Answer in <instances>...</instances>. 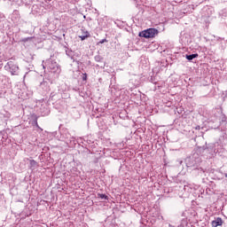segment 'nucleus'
<instances>
[{"instance_id": "f257e3e1", "label": "nucleus", "mask_w": 227, "mask_h": 227, "mask_svg": "<svg viewBox=\"0 0 227 227\" xmlns=\"http://www.w3.org/2000/svg\"><path fill=\"white\" fill-rule=\"evenodd\" d=\"M48 67L54 74H59L61 72V67L58 65V62L49 59L46 61H43V67L45 68Z\"/></svg>"}, {"instance_id": "f03ea898", "label": "nucleus", "mask_w": 227, "mask_h": 227, "mask_svg": "<svg viewBox=\"0 0 227 227\" xmlns=\"http://www.w3.org/2000/svg\"><path fill=\"white\" fill-rule=\"evenodd\" d=\"M156 35H159V30L155 28H148L140 33V36L143 38H154Z\"/></svg>"}, {"instance_id": "7ed1b4c3", "label": "nucleus", "mask_w": 227, "mask_h": 227, "mask_svg": "<svg viewBox=\"0 0 227 227\" xmlns=\"http://www.w3.org/2000/svg\"><path fill=\"white\" fill-rule=\"evenodd\" d=\"M5 67H8L12 75H16L17 72H19V66L15 65L13 62L9 61L7 63V66Z\"/></svg>"}, {"instance_id": "20e7f679", "label": "nucleus", "mask_w": 227, "mask_h": 227, "mask_svg": "<svg viewBox=\"0 0 227 227\" xmlns=\"http://www.w3.org/2000/svg\"><path fill=\"white\" fill-rule=\"evenodd\" d=\"M211 224L213 227L223 226V219L221 217H217L211 223Z\"/></svg>"}, {"instance_id": "39448f33", "label": "nucleus", "mask_w": 227, "mask_h": 227, "mask_svg": "<svg viewBox=\"0 0 227 227\" xmlns=\"http://www.w3.org/2000/svg\"><path fill=\"white\" fill-rule=\"evenodd\" d=\"M195 58H198V54H192V55H186V59H188V61H192V59H194Z\"/></svg>"}, {"instance_id": "423d86ee", "label": "nucleus", "mask_w": 227, "mask_h": 227, "mask_svg": "<svg viewBox=\"0 0 227 227\" xmlns=\"http://www.w3.org/2000/svg\"><path fill=\"white\" fill-rule=\"evenodd\" d=\"M38 163L35 160H30V168H36Z\"/></svg>"}, {"instance_id": "0eeeda50", "label": "nucleus", "mask_w": 227, "mask_h": 227, "mask_svg": "<svg viewBox=\"0 0 227 227\" xmlns=\"http://www.w3.org/2000/svg\"><path fill=\"white\" fill-rule=\"evenodd\" d=\"M79 38H81V40H86V38H90V33L85 32V35H80Z\"/></svg>"}, {"instance_id": "6e6552de", "label": "nucleus", "mask_w": 227, "mask_h": 227, "mask_svg": "<svg viewBox=\"0 0 227 227\" xmlns=\"http://www.w3.org/2000/svg\"><path fill=\"white\" fill-rule=\"evenodd\" d=\"M99 198L101 200H107V196L106 194H99Z\"/></svg>"}, {"instance_id": "1a4fd4ad", "label": "nucleus", "mask_w": 227, "mask_h": 227, "mask_svg": "<svg viewBox=\"0 0 227 227\" xmlns=\"http://www.w3.org/2000/svg\"><path fill=\"white\" fill-rule=\"evenodd\" d=\"M106 42H107V39H103V40L99 41V43H106Z\"/></svg>"}, {"instance_id": "9d476101", "label": "nucleus", "mask_w": 227, "mask_h": 227, "mask_svg": "<svg viewBox=\"0 0 227 227\" xmlns=\"http://www.w3.org/2000/svg\"><path fill=\"white\" fill-rule=\"evenodd\" d=\"M195 129L196 130H200V126H197Z\"/></svg>"}, {"instance_id": "9b49d317", "label": "nucleus", "mask_w": 227, "mask_h": 227, "mask_svg": "<svg viewBox=\"0 0 227 227\" xmlns=\"http://www.w3.org/2000/svg\"><path fill=\"white\" fill-rule=\"evenodd\" d=\"M83 81H86V76H85V77H83Z\"/></svg>"}, {"instance_id": "f8f14e48", "label": "nucleus", "mask_w": 227, "mask_h": 227, "mask_svg": "<svg viewBox=\"0 0 227 227\" xmlns=\"http://www.w3.org/2000/svg\"><path fill=\"white\" fill-rule=\"evenodd\" d=\"M225 177L227 178V173L225 174Z\"/></svg>"}]
</instances>
